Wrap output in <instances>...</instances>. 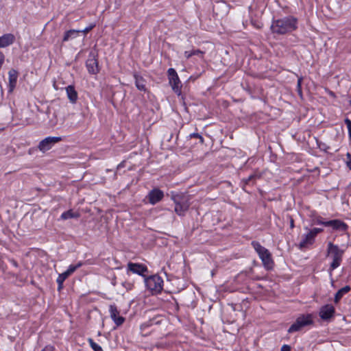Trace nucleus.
<instances>
[{"label":"nucleus","mask_w":351,"mask_h":351,"mask_svg":"<svg viewBox=\"0 0 351 351\" xmlns=\"http://www.w3.org/2000/svg\"><path fill=\"white\" fill-rule=\"evenodd\" d=\"M297 28V19L293 16H287L274 20L271 25L273 34H285L290 33Z\"/></svg>","instance_id":"f257e3e1"},{"label":"nucleus","mask_w":351,"mask_h":351,"mask_svg":"<svg viewBox=\"0 0 351 351\" xmlns=\"http://www.w3.org/2000/svg\"><path fill=\"white\" fill-rule=\"evenodd\" d=\"M328 256H330L332 259V263H330L329 271L331 272L335 269L337 268L342 261V257L343 255V250L339 249V247L330 242L328 244L327 249Z\"/></svg>","instance_id":"f03ea898"},{"label":"nucleus","mask_w":351,"mask_h":351,"mask_svg":"<svg viewBox=\"0 0 351 351\" xmlns=\"http://www.w3.org/2000/svg\"><path fill=\"white\" fill-rule=\"evenodd\" d=\"M251 245L258 254L259 258L261 259L264 267L267 269H271L273 267V261L271 257V254L267 249L262 246L258 241H252Z\"/></svg>","instance_id":"7ed1b4c3"},{"label":"nucleus","mask_w":351,"mask_h":351,"mask_svg":"<svg viewBox=\"0 0 351 351\" xmlns=\"http://www.w3.org/2000/svg\"><path fill=\"white\" fill-rule=\"evenodd\" d=\"M147 288L152 293H158L162 290L163 280L158 275H153L145 279Z\"/></svg>","instance_id":"20e7f679"},{"label":"nucleus","mask_w":351,"mask_h":351,"mask_svg":"<svg viewBox=\"0 0 351 351\" xmlns=\"http://www.w3.org/2000/svg\"><path fill=\"white\" fill-rule=\"evenodd\" d=\"M169 83L171 86L173 92L178 95H181L182 83L179 79L177 72L173 68H170L167 71Z\"/></svg>","instance_id":"39448f33"},{"label":"nucleus","mask_w":351,"mask_h":351,"mask_svg":"<svg viewBox=\"0 0 351 351\" xmlns=\"http://www.w3.org/2000/svg\"><path fill=\"white\" fill-rule=\"evenodd\" d=\"M60 141L62 138L60 136H48L39 143L38 148L40 152H45Z\"/></svg>","instance_id":"423d86ee"},{"label":"nucleus","mask_w":351,"mask_h":351,"mask_svg":"<svg viewBox=\"0 0 351 351\" xmlns=\"http://www.w3.org/2000/svg\"><path fill=\"white\" fill-rule=\"evenodd\" d=\"M86 66L88 73L90 74H97L99 73L98 60L95 53L92 52L90 53L88 58L86 62Z\"/></svg>","instance_id":"0eeeda50"},{"label":"nucleus","mask_w":351,"mask_h":351,"mask_svg":"<svg viewBox=\"0 0 351 351\" xmlns=\"http://www.w3.org/2000/svg\"><path fill=\"white\" fill-rule=\"evenodd\" d=\"M128 271H131L133 274L144 276V274L147 271V267L145 265L140 263H134L129 262L127 265Z\"/></svg>","instance_id":"6e6552de"},{"label":"nucleus","mask_w":351,"mask_h":351,"mask_svg":"<svg viewBox=\"0 0 351 351\" xmlns=\"http://www.w3.org/2000/svg\"><path fill=\"white\" fill-rule=\"evenodd\" d=\"M109 312L110 317L117 326H119L123 324L125 318L119 315V311L114 304L110 306Z\"/></svg>","instance_id":"1a4fd4ad"},{"label":"nucleus","mask_w":351,"mask_h":351,"mask_svg":"<svg viewBox=\"0 0 351 351\" xmlns=\"http://www.w3.org/2000/svg\"><path fill=\"white\" fill-rule=\"evenodd\" d=\"M306 325H307V316L302 315L290 326L288 332L291 333L298 331Z\"/></svg>","instance_id":"9d476101"},{"label":"nucleus","mask_w":351,"mask_h":351,"mask_svg":"<svg viewBox=\"0 0 351 351\" xmlns=\"http://www.w3.org/2000/svg\"><path fill=\"white\" fill-rule=\"evenodd\" d=\"M19 73L16 70L12 69L8 72V92L12 93L15 88L17 83Z\"/></svg>","instance_id":"9b49d317"},{"label":"nucleus","mask_w":351,"mask_h":351,"mask_svg":"<svg viewBox=\"0 0 351 351\" xmlns=\"http://www.w3.org/2000/svg\"><path fill=\"white\" fill-rule=\"evenodd\" d=\"M148 197L149 203L154 205L163 198L164 193L160 189H155L149 193Z\"/></svg>","instance_id":"f8f14e48"},{"label":"nucleus","mask_w":351,"mask_h":351,"mask_svg":"<svg viewBox=\"0 0 351 351\" xmlns=\"http://www.w3.org/2000/svg\"><path fill=\"white\" fill-rule=\"evenodd\" d=\"M176 206H175V212L179 216H184L185 213L188 210L189 208V204L187 201L183 200L182 202H177L176 199H174Z\"/></svg>","instance_id":"ddd939ff"},{"label":"nucleus","mask_w":351,"mask_h":351,"mask_svg":"<svg viewBox=\"0 0 351 351\" xmlns=\"http://www.w3.org/2000/svg\"><path fill=\"white\" fill-rule=\"evenodd\" d=\"M335 313V308L330 304L323 306L319 312L320 317L323 319H328L331 318Z\"/></svg>","instance_id":"4468645a"},{"label":"nucleus","mask_w":351,"mask_h":351,"mask_svg":"<svg viewBox=\"0 0 351 351\" xmlns=\"http://www.w3.org/2000/svg\"><path fill=\"white\" fill-rule=\"evenodd\" d=\"M67 97L71 104H75L78 99V95L72 85H69L65 88Z\"/></svg>","instance_id":"2eb2a0df"},{"label":"nucleus","mask_w":351,"mask_h":351,"mask_svg":"<svg viewBox=\"0 0 351 351\" xmlns=\"http://www.w3.org/2000/svg\"><path fill=\"white\" fill-rule=\"evenodd\" d=\"M15 40V37L12 34H6L0 36V48L6 47L12 45Z\"/></svg>","instance_id":"dca6fc26"},{"label":"nucleus","mask_w":351,"mask_h":351,"mask_svg":"<svg viewBox=\"0 0 351 351\" xmlns=\"http://www.w3.org/2000/svg\"><path fill=\"white\" fill-rule=\"evenodd\" d=\"M323 224L326 226H331L335 230H345L347 228L346 223L337 219L330 220L323 223Z\"/></svg>","instance_id":"f3484780"},{"label":"nucleus","mask_w":351,"mask_h":351,"mask_svg":"<svg viewBox=\"0 0 351 351\" xmlns=\"http://www.w3.org/2000/svg\"><path fill=\"white\" fill-rule=\"evenodd\" d=\"M351 289V287L349 285H346L343 288L340 289L335 294L334 302L335 303H338L339 301L341 299L343 295L347 293H348Z\"/></svg>","instance_id":"a211bd4d"},{"label":"nucleus","mask_w":351,"mask_h":351,"mask_svg":"<svg viewBox=\"0 0 351 351\" xmlns=\"http://www.w3.org/2000/svg\"><path fill=\"white\" fill-rule=\"evenodd\" d=\"M134 78L135 85L138 90L145 92L147 89L145 80L142 77L138 76L137 75H134Z\"/></svg>","instance_id":"6ab92c4d"},{"label":"nucleus","mask_w":351,"mask_h":351,"mask_svg":"<svg viewBox=\"0 0 351 351\" xmlns=\"http://www.w3.org/2000/svg\"><path fill=\"white\" fill-rule=\"evenodd\" d=\"M81 31L75 30V29H70L66 31L64 33V37H63V42L69 41V40L73 39L76 38L78 36V34Z\"/></svg>","instance_id":"aec40b11"},{"label":"nucleus","mask_w":351,"mask_h":351,"mask_svg":"<svg viewBox=\"0 0 351 351\" xmlns=\"http://www.w3.org/2000/svg\"><path fill=\"white\" fill-rule=\"evenodd\" d=\"M80 217V214L77 213L73 212L72 210H69L67 211L64 212L61 216L60 219L62 220H67L69 219L73 218H78Z\"/></svg>","instance_id":"412c9836"},{"label":"nucleus","mask_w":351,"mask_h":351,"mask_svg":"<svg viewBox=\"0 0 351 351\" xmlns=\"http://www.w3.org/2000/svg\"><path fill=\"white\" fill-rule=\"evenodd\" d=\"M323 229L315 228L311 230L308 232V245H312L314 242V237H315L318 233L322 232Z\"/></svg>","instance_id":"4be33fe9"},{"label":"nucleus","mask_w":351,"mask_h":351,"mask_svg":"<svg viewBox=\"0 0 351 351\" xmlns=\"http://www.w3.org/2000/svg\"><path fill=\"white\" fill-rule=\"evenodd\" d=\"M68 277H69V276L67 275V274H65L64 272L59 274V276H58V278L56 279V282L58 285V290H60L62 289L63 282Z\"/></svg>","instance_id":"5701e85b"},{"label":"nucleus","mask_w":351,"mask_h":351,"mask_svg":"<svg viewBox=\"0 0 351 351\" xmlns=\"http://www.w3.org/2000/svg\"><path fill=\"white\" fill-rule=\"evenodd\" d=\"M83 263L82 262L77 263L76 265H71L68 267L67 270L64 271L65 274H67V275L69 276L73 273H74L78 268H80L81 266H82Z\"/></svg>","instance_id":"b1692460"},{"label":"nucleus","mask_w":351,"mask_h":351,"mask_svg":"<svg viewBox=\"0 0 351 351\" xmlns=\"http://www.w3.org/2000/svg\"><path fill=\"white\" fill-rule=\"evenodd\" d=\"M202 55H203V52L202 51L199 50V49L191 50V51H186L184 52V56L187 59L191 58L192 56H202Z\"/></svg>","instance_id":"393cba45"},{"label":"nucleus","mask_w":351,"mask_h":351,"mask_svg":"<svg viewBox=\"0 0 351 351\" xmlns=\"http://www.w3.org/2000/svg\"><path fill=\"white\" fill-rule=\"evenodd\" d=\"M88 342H89L90 348L94 351H103L102 348L99 344L95 343L92 339H89Z\"/></svg>","instance_id":"a878e982"},{"label":"nucleus","mask_w":351,"mask_h":351,"mask_svg":"<svg viewBox=\"0 0 351 351\" xmlns=\"http://www.w3.org/2000/svg\"><path fill=\"white\" fill-rule=\"evenodd\" d=\"M307 245V234H304L302 236V239L300 243L298 244V247L303 250Z\"/></svg>","instance_id":"bb28decb"},{"label":"nucleus","mask_w":351,"mask_h":351,"mask_svg":"<svg viewBox=\"0 0 351 351\" xmlns=\"http://www.w3.org/2000/svg\"><path fill=\"white\" fill-rule=\"evenodd\" d=\"M256 176L255 175H250L246 179L243 180L245 184H251L254 183Z\"/></svg>","instance_id":"cd10ccee"},{"label":"nucleus","mask_w":351,"mask_h":351,"mask_svg":"<svg viewBox=\"0 0 351 351\" xmlns=\"http://www.w3.org/2000/svg\"><path fill=\"white\" fill-rule=\"evenodd\" d=\"M344 122L347 125V128L348 130L349 137L351 140V121L349 119L346 118V119H345Z\"/></svg>","instance_id":"c85d7f7f"},{"label":"nucleus","mask_w":351,"mask_h":351,"mask_svg":"<svg viewBox=\"0 0 351 351\" xmlns=\"http://www.w3.org/2000/svg\"><path fill=\"white\" fill-rule=\"evenodd\" d=\"M190 138H196L199 139L201 143H204V138L198 133H192L189 135Z\"/></svg>","instance_id":"c756f323"},{"label":"nucleus","mask_w":351,"mask_h":351,"mask_svg":"<svg viewBox=\"0 0 351 351\" xmlns=\"http://www.w3.org/2000/svg\"><path fill=\"white\" fill-rule=\"evenodd\" d=\"M95 27L94 24L90 25L88 27H86L85 29L80 30V32H83L84 34H87L88 32H90L93 27Z\"/></svg>","instance_id":"7c9ffc66"},{"label":"nucleus","mask_w":351,"mask_h":351,"mask_svg":"<svg viewBox=\"0 0 351 351\" xmlns=\"http://www.w3.org/2000/svg\"><path fill=\"white\" fill-rule=\"evenodd\" d=\"M123 287H124L127 290H130L132 288V285L130 282H123L122 283Z\"/></svg>","instance_id":"2f4dec72"},{"label":"nucleus","mask_w":351,"mask_h":351,"mask_svg":"<svg viewBox=\"0 0 351 351\" xmlns=\"http://www.w3.org/2000/svg\"><path fill=\"white\" fill-rule=\"evenodd\" d=\"M281 351H291V348L288 345H283L281 348Z\"/></svg>","instance_id":"473e14b6"},{"label":"nucleus","mask_w":351,"mask_h":351,"mask_svg":"<svg viewBox=\"0 0 351 351\" xmlns=\"http://www.w3.org/2000/svg\"><path fill=\"white\" fill-rule=\"evenodd\" d=\"M4 55L3 53L0 52V68L1 67L3 62H4Z\"/></svg>","instance_id":"72a5a7b5"},{"label":"nucleus","mask_w":351,"mask_h":351,"mask_svg":"<svg viewBox=\"0 0 351 351\" xmlns=\"http://www.w3.org/2000/svg\"><path fill=\"white\" fill-rule=\"evenodd\" d=\"M298 95L302 97V90L300 88V80H298Z\"/></svg>","instance_id":"f704fd0d"},{"label":"nucleus","mask_w":351,"mask_h":351,"mask_svg":"<svg viewBox=\"0 0 351 351\" xmlns=\"http://www.w3.org/2000/svg\"><path fill=\"white\" fill-rule=\"evenodd\" d=\"M347 166L351 170V159L347 162Z\"/></svg>","instance_id":"c9c22d12"},{"label":"nucleus","mask_w":351,"mask_h":351,"mask_svg":"<svg viewBox=\"0 0 351 351\" xmlns=\"http://www.w3.org/2000/svg\"><path fill=\"white\" fill-rule=\"evenodd\" d=\"M42 351H51V347H46L45 349H43Z\"/></svg>","instance_id":"e433bc0d"},{"label":"nucleus","mask_w":351,"mask_h":351,"mask_svg":"<svg viewBox=\"0 0 351 351\" xmlns=\"http://www.w3.org/2000/svg\"><path fill=\"white\" fill-rule=\"evenodd\" d=\"M291 226L293 227V219L291 220Z\"/></svg>","instance_id":"4c0bfd02"},{"label":"nucleus","mask_w":351,"mask_h":351,"mask_svg":"<svg viewBox=\"0 0 351 351\" xmlns=\"http://www.w3.org/2000/svg\"><path fill=\"white\" fill-rule=\"evenodd\" d=\"M308 325H310V324H311V321L310 320V319H309V318H308Z\"/></svg>","instance_id":"58836bf2"},{"label":"nucleus","mask_w":351,"mask_h":351,"mask_svg":"<svg viewBox=\"0 0 351 351\" xmlns=\"http://www.w3.org/2000/svg\"><path fill=\"white\" fill-rule=\"evenodd\" d=\"M347 156H348V157H350V154L349 153H348Z\"/></svg>","instance_id":"ea45409f"},{"label":"nucleus","mask_w":351,"mask_h":351,"mask_svg":"<svg viewBox=\"0 0 351 351\" xmlns=\"http://www.w3.org/2000/svg\"><path fill=\"white\" fill-rule=\"evenodd\" d=\"M350 106H351V100L350 101Z\"/></svg>","instance_id":"a19ab883"}]
</instances>
